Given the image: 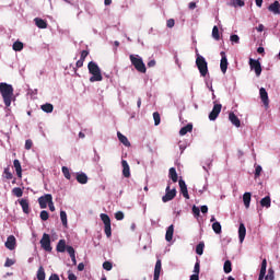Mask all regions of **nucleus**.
<instances>
[{"mask_svg": "<svg viewBox=\"0 0 280 280\" xmlns=\"http://www.w3.org/2000/svg\"><path fill=\"white\" fill-rule=\"evenodd\" d=\"M0 95L2 96L4 106H7V108H10V106H12V100H14V88L12 86V84L1 82Z\"/></svg>", "mask_w": 280, "mask_h": 280, "instance_id": "obj_1", "label": "nucleus"}, {"mask_svg": "<svg viewBox=\"0 0 280 280\" xmlns=\"http://www.w3.org/2000/svg\"><path fill=\"white\" fill-rule=\"evenodd\" d=\"M89 73H91L90 82H102L104 78L102 77V70L100 66L95 63V61H90L88 63Z\"/></svg>", "mask_w": 280, "mask_h": 280, "instance_id": "obj_2", "label": "nucleus"}, {"mask_svg": "<svg viewBox=\"0 0 280 280\" xmlns=\"http://www.w3.org/2000/svg\"><path fill=\"white\" fill-rule=\"evenodd\" d=\"M129 59L132 67H135L136 71H138L139 73H145V71H148L143 59L139 55H130Z\"/></svg>", "mask_w": 280, "mask_h": 280, "instance_id": "obj_3", "label": "nucleus"}, {"mask_svg": "<svg viewBox=\"0 0 280 280\" xmlns=\"http://www.w3.org/2000/svg\"><path fill=\"white\" fill-rule=\"evenodd\" d=\"M196 65L201 78H207V73H209V66L207 63V59H205V57L200 55H197Z\"/></svg>", "mask_w": 280, "mask_h": 280, "instance_id": "obj_4", "label": "nucleus"}, {"mask_svg": "<svg viewBox=\"0 0 280 280\" xmlns=\"http://www.w3.org/2000/svg\"><path fill=\"white\" fill-rule=\"evenodd\" d=\"M39 244L46 253H51V236H49V234L44 233Z\"/></svg>", "mask_w": 280, "mask_h": 280, "instance_id": "obj_5", "label": "nucleus"}, {"mask_svg": "<svg viewBox=\"0 0 280 280\" xmlns=\"http://www.w3.org/2000/svg\"><path fill=\"white\" fill-rule=\"evenodd\" d=\"M176 198V188L171 189L170 184L166 186L165 195L162 197L163 202H170Z\"/></svg>", "mask_w": 280, "mask_h": 280, "instance_id": "obj_6", "label": "nucleus"}, {"mask_svg": "<svg viewBox=\"0 0 280 280\" xmlns=\"http://www.w3.org/2000/svg\"><path fill=\"white\" fill-rule=\"evenodd\" d=\"M249 67L252 71H255L257 78L261 75V62L259 60L249 58Z\"/></svg>", "mask_w": 280, "mask_h": 280, "instance_id": "obj_7", "label": "nucleus"}, {"mask_svg": "<svg viewBox=\"0 0 280 280\" xmlns=\"http://www.w3.org/2000/svg\"><path fill=\"white\" fill-rule=\"evenodd\" d=\"M220 113H222V104H214L212 110L209 114L210 121H215Z\"/></svg>", "mask_w": 280, "mask_h": 280, "instance_id": "obj_8", "label": "nucleus"}, {"mask_svg": "<svg viewBox=\"0 0 280 280\" xmlns=\"http://www.w3.org/2000/svg\"><path fill=\"white\" fill-rule=\"evenodd\" d=\"M54 200V197L51 196V194H46L42 197L38 198V202H39V207L40 209H47V205L50 203V201Z\"/></svg>", "mask_w": 280, "mask_h": 280, "instance_id": "obj_9", "label": "nucleus"}, {"mask_svg": "<svg viewBox=\"0 0 280 280\" xmlns=\"http://www.w3.org/2000/svg\"><path fill=\"white\" fill-rule=\"evenodd\" d=\"M220 69L222 73H226V69H229V59H226V52L224 51H221Z\"/></svg>", "mask_w": 280, "mask_h": 280, "instance_id": "obj_10", "label": "nucleus"}, {"mask_svg": "<svg viewBox=\"0 0 280 280\" xmlns=\"http://www.w3.org/2000/svg\"><path fill=\"white\" fill-rule=\"evenodd\" d=\"M4 246L9 250H14V248H16V237H14V235L8 236L7 242L4 243Z\"/></svg>", "mask_w": 280, "mask_h": 280, "instance_id": "obj_11", "label": "nucleus"}, {"mask_svg": "<svg viewBox=\"0 0 280 280\" xmlns=\"http://www.w3.org/2000/svg\"><path fill=\"white\" fill-rule=\"evenodd\" d=\"M179 189H180L182 196H184L186 200H189V191L187 190V184H185V180L183 179H179Z\"/></svg>", "mask_w": 280, "mask_h": 280, "instance_id": "obj_12", "label": "nucleus"}, {"mask_svg": "<svg viewBox=\"0 0 280 280\" xmlns=\"http://www.w3.org/2000/svg\"><path fill=\"white\" fill-rule=\"evenodd\" d=\"M259 94L264 106H268L270 104V100L268 98V92L264 88H260Z\"/></svg>", "mask_w": 280, "mask_h": 280, "instance_id": "obj_13", "label": "nucleus"}, {"mask_svg": "<svg viewBox=\"0 0 280 280\" xmlns=\"http://www.w3.org/2000/svg\"><path fill=\"white\" fill-rule=\"evenodd\" d=\"M161 269H162V262H161V259H158L156 262H155L153 280H159L160 279Z\"/></svg>", "mask_w": 280, "mask_h": 280, "instance_id": "obj_14", "label": "nucleus"}, {"mask_svg": "<svg viewBox=\"0 0 280 280\" xmlns=\"http://www.w3.org/2000/svg\"><path fill=\"white\" fill-rule=\"evenodd\" d=\"M229 119H230L231 124H233V126H235L236 128H240L242 126V121L235 115V113H230L229 114Z\"/></svg>", "mask_w": 280, "mask_h": 280, "instance_id": "obj_15", "label": "nucleus"}, {"mask_svg": "<svg viewBox=\"0 0 280 280\" xmlns=\"http://www.w3.org/2000/svg\"><path fill=\"white\" fill-rule=\"evenodd\" d=\"M266 268H268V260L262 259L258 280L266 279Z\"/></svg>", "mask_w": 280, "mask_h": 280, "instance_id": "obj_16", "label": "nucleus"}, {"mask_svg": "<svg viewBox=\"0 0 280 280\" xmlns=\"http://www.w3.org/2000/svg\"><path fill=\"white\" fill-rule=\"evenodd\" d=\"M121 165H122V176H125V178H130V165H128V161L122 160Z\"/></svg>", "mask_w": 280, "mask_h": 280, "instance_id": "obj_17", "label": "nucleus"}, {"mask_svg": "<svg viewBox=\"0 0 280 280\" xmlns=\"http://www.w3.org/2000/svg\"><path fill=\"white\" fill-rule=\"evenodd\" d=\"M246 237V225H244V223H240V226H238V240L240 242H244Z\"/></svg>", "mask_w": 280, "mask_h": 280, "instance_id": "obj_18", "label": "nucleus"}, {"mask_svg": "<svg viewBox=\"0 0 280 280\" xmlns=\"http://www.w3.org/2000/svg\"><path fill=\"white\" fill-rule=\"evenodd\" d=\"M13 167H15V172L19 178H23V168L21 167V161L14 160Z\"/></svg>", "mask_w": 280, "mask_h": 280, "instance_id": "obj_19", "label": "nucleus"}, {"mask_svg": "<svg viewBox=\"0 0 280 280\" xmlns=\"http://www.w3.org/2000/svg\"><path fill=\"white\" fill-rule=\"evenodd\" d=\"M67 253L69 254L73 266H77L78 260L75 259V249L73 248V246L68 245Z\"/></svg>", "mask_w": 280, "mask_h": 280, "instance_id": "obj_20", "label": "nucleus"}, {"mask_svg": "<svg viewBox=\"0 0 280 280\" xmlns=\"http://www.w3.org/2000/svg\"><path fill=\"white\" fill-rule=\"evenodd\" d=\"M34 23H35L36 27H38L39 30H47V21H45L40 18H35Z\"/></svg>", "mask_w": 280, "mask_h": 280, "instance_id": "obj_21", "label": "nucleus"}, {"mask_svg": "<svg viewBox=\"0 0 280 280\" xmlns=\"http://www.w3.org/2000/svg\"><path fill=\"white\" fill-rule=\"evenodd\" d=\"M67 241L66 240H59L56 246L57 253H65L67 250Z\"/></svg>", "mask_w": 280, "mask_h": 280, "instance_id": "obj_22", "label": "nucleus"}, {"mask_svg": "<svg viewBox=\"0 0 280 280\" xmlns=\"http://www.w3.org/2000/svg\"><path fill=\"white\" fill-rule=\"evenodd\" d=\"M77 182L80 183V185H86L89 183V176H86L85 173H77Z\"/></svg>", "mask_w": 280, "mask_h": 280, "instance_id": "obj_23", "label": "nucleus"}, {"mask_svg": "<svg viewBox=\"0 0 280 280\" xmlns=\"http://www.w3.org/2000/svg\"><path fill=\"white\" fill-rule=\"evenodd\" d=\"M271 205H272V199L270 198V196H266L260 200V207L265 209H270Z\"/></svg>", "mask_w": 280, "mask_h": 280, "instance_id": "obj_24", "label": "nucleus"}, {"mask_svg": "<svg viewBox=\"0 0 280 280\" xmlns=\"http://www.w3.org/2000/svg\"><path fill=\"white\" fill-rule=\"evenodd\" d=\"M269 12H273V14H280V3L279 1H275L268 8Z\"/></svg>", "mask_w": 280, "mask_h": 280, "instance_id": "obj_25", "label": "nucleus"}, {"mask_svg": "<svg viewBox=\"0 0 280 280\" xmlns=\"http://www.w3.org/2000/svg\"><path fill=\"white\" fill-rule=\"evenodd\" d=\"M173 238H174V224L167 228L166 234H165L166 242H172Z\"/></svg>", "mask_w": 280, "mask_h": 280, "instance_id": "obj_26", "label": "nucleus"}, {"mask_svg": "<svg viewBox=\"0 0 280 280\" xmlns=\"http://www.w3.org/2000/svg\"><path fill=\"white\" fill-rule=\"evenodd\" d=\"M117 137L120 143H122V145H125L126 148H130V141L126 136H124L121 132L118 131Z\"/></svg>", "mask_w": 280, "mask_h": 280, "instance_id": "obj_27", "label": "nucleus"}, {"mask_svg": "<svg viewBox=\"0 0 280 280\" xmlns=\"http://www.w3.org/2000/svg\"><path fill=\"white\" fill-rule=\"evenodd\" d=\"M168 178H171V180H173V183H178V173H176L175 167H171L168 170Z\"/></svg>", "mask_w": 280, "mask_h": 280, "instance_id": "obj_28", "label": "nucleus"}, {"mask_svg": "<svg viewBox=\"0 0 280 280\" xmlns=\"http://www.w3.org/2000/svg\"><path fill=\"white\" fill-rule=\"evenodd\" d=\"M20 206L22 207V211L24 213H30V201L27 199H21Z\"/></svg>", "mask_w": 280, "mask_h": 280, "instance_id": "obj_29", "label": "nucleus"}, {"mask_svg": "<svg viewBox=\"0 0 280 280\" xmlns=\"http://www.w3.org/2000/svg\"><path fill=\"white\" fill-rule=\"evenodd\" d=\"M2 178L4 180H12V178H14V175L12 174V172H10V166H7L2 173Z\"/></svg>", "mask_w": 280, "mask_h": 280, "instance_id": "obj_30", "label": "nucleus"}, {"mask_svg": "<svg viewBox=\"0 0 280 280\" xmlns=\"http://www.w3.org/2000/svg\"><path fill=\"white\" fill-rule=\"evenodd\" d=\"M191 130H194V125L188 124L179 130V135L180 137H185V135H187V132H191Z\"/></svg>", "mask_w": 280, "mask_h": 280, "instance_id": "obj_31", "label": "nucleus"}, {"mask_svg": "<svg viewBox=\"0 0 280 280\" xmlns=\"http://www.w3.org/2000/svg\"><path fill=\"white\" fill-rule=\"evenodd\" d=\"M223 271L225 272V275H230V272H233V264L231 262V260H225L223 265Z\"/></svg>", "mask_w": 280, "mask_h": 280, "instance_id": "obj_32", "label": "nucleus"}, {"mask_svg": "<svg viewBox=\"0 0 280 280\" xmlns=\"http://www.w3.org/2000/svg\"><path fill=\"white\" fill-rule=\"evenodd\" d=\"M40 108L44 113H54V105L51 103H46Z\"/></svg>", "mask_w": 280, "mask_h": 280, "instance_id": "obj_33", "label": "nucleus"}, {"mask_svg": "<svg viewBox=\"0 0 280 280\" xmlns=\"http://www.w3.org/2000/svg\"><path fill=\"white\" fill-rule=\"evenodd\" d=\"M250 192H245L243 195V202H244V206L246 207V209H248L250 207Z\"/></svg>", "mask_w": 280, "mask_h": 280, "instance_id": "obj_34", "label": "nucleus"}, {"mask_svg": "<svg viewBox=\"0 0 280 280\" xmlns=\"http://www.w3.org/2000/svg\"><path fill=\"white\" fill-rule=\"evenodd\" d=\"M37 280H45L46 273H45V268L40 266L37 270Z\"/></svg>", "mask_w": 280, "mask_h": 280, "instance_id": "obj_35", "label": "nucleus"}, {"mask_svg": "<svg viewBox=\"0 0 280 280\" xmlns=\"http://www.w3.org/2000/svg\"><path fill=\"white\" fill-rule=\"evenodd\" d=\"M212 231H214V233H217V235H220V233H222V225L220 224V222L215 221L212 224Z\"/></svg>", "mask_w": 280, "mask_h": 280, "instance_id": "obj_36", "label": "nucleus"}, {"mask_svg": "<svg viewBox=\"0 0 280 280\" xmlns=\"http://www.w3.org/2000/svg\"><path fill=\"white\" fill-rule=\"evenodd\" d=\"M13 51H23V43L21 40H16L14 44H13Z\"/></svg>", "mask_w": 280, "mask_h": 280, "instance_id": "obj_37", "label": "nucleus"}, {"mask_svg": "<svg viewBox=\"0 0 280 280\" xmlns=\"http://www.w3.org/2000/svg\"><path fill=\"white\" fill-rule=\"evenodd\" d=\"M101 220L104 223V226L110 224V217L106 213H101Z\"/></svg>", "mask_w": 280, "mask_h": 280, "instance_id": "obj_38", "label": "nucleus"}, {"mask_svg": "<svg viewBox=\"0 0 280 280\" xmlns=\"http://www.w3.org/2000/svg\"><path fill=\"white\" fill-rule=\"evenodd\" d=\"M212 38L220 40V28H218V26H213L212 28Z\"/></svg>", "mask_w": 280, "mask_h": 280, "instance_id": "obj_39", "label": "nucleus"}, {"mask_svg": "<svg viewBox=\"0 0 280 280\" xmlns=\"http://www.w3.org/2000/svg\"><path fill=\"white\" fill-rule=\"evenodd\" d=\"M13 196H16V198H21L23 196V189L21 187H15L12 189Z\"/></svg>", "mask_w": 280, "mask_h": 280, "instance_id": "obj_40", "label": "nucleus"}, {"mask_svg": "<svg viewBox=\"0 0 280 280\" xmlns=\"http://www.w3.org/2000/svg\"><path fill=\"white\" fill-rule=\"evenodd\" d=\"M61 171L65 178H67V180H71V173L69 172V167L62 166Z\"/></svg>", "mask_w": 280, "mask_h": 280, "instance_id": "obj_41", "label": "nucleus"}, {"mask_svg": "<svg viewBox=\"0 0 280 280\" xmlns=\"http://www.w3.org/2000/svg\"><path fill=\"white\" fill-rule=\"evenodd\" d=\"M266 280H275V269L269 268L267 276H265Z\"/></svg>", "mask_w": 280, "mask_h": 280, "instance_id": "obj_42", "label": "nucleus"}, {"mask_svg": "<svg viewBox=\"0 0 280 280\" xmlns=\"http://www.w3.org/2000/svg\"><path fill=\"white\" fill-rule=\"evenodd\" d=\"M60 220H61V223L63 224V226H67V224H68L67 212L63 210L60 211Z\"/></svg>", "mask_w": 280, "mask_h": 280, "instance_id": "obj_43", "label": "nucleus"}, {"mask_svg": "<svg viewBox=\"0 0 280 280\" xmlns=\"http://www.w3.org/2000/svg\"><path fill=\"white\" fill-rule=\"evenodd\" d=\"M196 253L197 255H202V253H205V243H199L196 246Z\"/></svg>", "mask_w": 280, "mask_h": 280, "instance_id": "obj_44", "label": "nucleus"}, {"mask_svg": "<svg viewBox=\"0 0 280 280\" xmlns=\"http://www.w3.org/2000/svg\"><path fill=\"white\" fill-rule=\"evenodd\" d=\"M40 220H43V222H47V220H49V212H47V210H43L39 214Z\"/></svg>", "mask_w": 280, "mask_h": 280, "instance_id": "obj_45", "label": "nucleus"}, {"mask_svg": "<svg viewBox=\"0 0 280 280\" xmlns=\"http://www.w3.org/2000/svg\"><path fill=\"white\" fill-rule=\"evenodd\" d=\"M153 119H154V125L159 126V124H161V114H159V112H154Z\"/></svg>", "mask_w": 280, "mask_h": 280, "instance_id": "obj_46", "label": "nucleus"}, {"mask_svg": "<svg viewBox=\"0 0 280 280\" xmlns=\"http://www.w3.org/2000/svg\"><path fill=\"white\" fill-rule=\"evenodd\" d=\"M105 235L106 237H112L113 235V229L110 228V224L104 226Z\"/></svg>", "mask_w": 280, "mask_h": 280, "instance_id": "obj_47", "label": "nucleus"}, {"mask_svg": "<svg viewBox=\"0 0 280 280\" xmlns=\"http://www.w3.org/2000/svg\"><path fill=\"white\" fill-rule=\"evenodd\" d=\"M234 8H244L245 2L243 0H233Z\"/></svg>", "mask_w": 280, "mask_h": 280, "instance_id": "obj_48", "label": "nucleus"}, {"mask_svg": "<svg viewBox=\"0 0 280 280\" xmlns=\"http://www.w3.org/2000/svg\"><path fill=\"white\" fill-rule=\"evenodd\" d=\"M103 268H104V270H107V271L113 270V262H110V261L103 262Z\"/></svg>", "mask_w": 280, "mask_h": 280, "instance_id": "obj_49", "label": "nucleus"}, {"mask_svg": "<svg viewBox=\"0 0 280 280\" xmlns=\"http://www.w3.org/2000/svg\"><path fill=\"white\" fill-rule=\"evenodd\" d=\"M194 272H195L194 275H197V277H199V275H200V261H197L195 264Z\"/></svg>", "mask_w": 280, "mask_h": 280, "instance_id": "obj_50", "label": "nucleus"}, {"mask_svg": "<svg viewBox=\"0 0 280 280\" xmlns=\"http://www.w3.org/2000/svg\"><path fill=\"white\" fill-rule=\"evenodd\" d=\"M261 172H262L261 165H257L255 168V178H259V176H261Z\"/></svg>", "mask_w": 280, "mask_h": 280, "instance_id": "obj_51", "label": "nucleus"}, {"mask_svg": "<svg viewBox=\"0 0 280 280\" xmlns=\"http://www.w3.org/2000/svg\"><path fill=\"white\" fill-rule=\"evenodd\" d=\"M192 213H194L195 218H200V208H198L197 206H194Z\"/></svg>", "mask_w": 280, "mask_h": 280, "instance_id": "obj_52", "label": "nucleus"}, {"mask_svg": "<svg viewBox=\"0 0 280 280\" xmlns=\"http://www.w3.org/2000/svg\"><path fill=\"white\" fill-rule=\"evenodd\" d=\"M88 56H89V50H82L80 60H82L84 62V60H86Z\"/></svg>", "mask_w": 280, "mask_h": 280, "instance_id": "obj_53", "label": "nucleus"}, {"mask_svg": "<svg viewBox=\"0 0 280 280\" xmlns=\"http://www.w3.org/2000/svg\"><path fill=\"white\" fill-rule=\"evenodd\" d=\"M34 145V142L32 140H26L25 141V150H32V147Z\"/></svg>", "mask_w": 280, "mask_h": 280, "instance_id": "obj_54", "label": "nucleus"}, {"mask_svg": "<svg viewBox=\"0 0 280 280\" xmlns=\"http://www.w3.org/2000/svg\"><path fill=\"white\" fill-rule=\"evenodd\" d=\"M124 218H125V215H124V213L121 212V211H117L116 213H115V219L116 220H124Z\"/></svg>", "mask_w": 280, "mask_h": 280, "instance_id": "obj_55", "label": "nucleus"}, {"mask_svg": "<svg viewBox=\"0 0 280 280\" xmlns=\"http://www.w3.org/2000/svg\"><path fill=\"white\" fill-rule=\"evenodd\" d=\"M174 25H176V22L174 21V19L167 20L166 27L172 28V27H174Z\"/></svg>", "mask_w": 280, "mask_h": 280, "instance_id": "obj_56", "label": "nucleus"}, {"mask_svg": "<svg viewBox=\"0 0 280 280\" xmlns=\"http://www.w3.org/2000/svg\"><path fill=\"white\" fill-rule=\"evenodd\" d=\"M68 279L69 280H78V276L71 272V270L68 271Z\"/></svg>", "mask_w": 280, "mask_h": 280, "instance_id": "obj_57", "label": "nucleus"}, {"mask_svg": "<svg viewBox=\"0 0 280 280\" xmlns=\"http://www.w3.org/2000/svg\"><path fill=\"white\" fill-rule=\"evenodd\" d=\"M231 43H240V36L238 35H231L230 37Z\"/></svg>", "mask_w": 280, "mask_h": 280, "instance_id": "obj_58", "label": "nucleus"}, {"mask_svg": "<svg viewBox=\"0 0 280 280\" xmlns=\"http://www.w3.org/2000/svg\"><path fill=\"white\" fill-rule=\"evenodd\" d=\"M4 266L5 268H10V266H14V260L7 258Z\"/></svg>", "mask_w": 280, "mask_h": 280, "instance_id": "obj_59", "label": "nucleus"}, {"mask_svg": "<svg viewBox=\"0 0 280 280\" xmlns=\"http://www.w3.org/2000/svg\"><path fill=\"white\" fill-rule=\"evenodd\" d=\"M77 69H81V67H84V61L82 59H79L75 63Z\"/></svg>", "mask_w": 280, "mask_h": 280, "instance_id": "obj_60", "label": "nucleus"}, {"mask_svg": "<svg viewBox=\"0 0 280 280\" xmlns=\"http://www.w3.org/2000/svg\"><path fill=\"white\" fill-rule=\"evenodd\" d=\"M48 280H60V277L58 276V273H52Z\"/></svg>", "mask_w": 280, "mask_h": 280, "instance_id": "obj_61", "label": "nucleus"}, {"mask_svg": "<svg viewBox=\"0 0 280 280\" xmlns=\"http://www.w3.org/2000/svg\"><path fill=\"white\" fill-rule=\"evenodd\" d=\"M200 211H201V213H208L209 212V207L201 206Z\"/></svg>", "mask_w": 280, "mask_h": 280, "instance_id": "obj_62", "label": "nucleus"}, {"mask_svg": "<svg viewBox=\"0 0 280 280\" xmlns=\"http://www.w3.org/2000/svg\"><path fill=\"white\" fill-rule=\"evenodd\" d=\"M50 211H56V207L54 206V200L48 203Z\"/></svg>", "mask_w": 280, "mask_h": 280, "instance_id": "obj_63", "label": "nucleus"}, {"mask_svg": "<svg viewBox=\"0 0 280 280\" xmlns=\"http://www.w3.org/2000/svg\"><path fill=\"white\" fill-rule=\"evenodd\" d=\"M190 280H200V277L198 275H191Z\"/></svg>", "mask_w": 280, "mask_h": 280, "instance_id": "obj_64", "label": "nucleus"}]
</instances>
